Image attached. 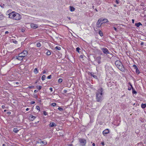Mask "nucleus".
<instances>
[{
  "instance_id": "obj_1",
  "label": "nucleus",
  "mask_w": 146,
  "mask_h": 146,
  "mask_svg": "<svg viewBox=\"0 0 146 146\" xmlns=\"http://www.w3.org/2000/svg\"><path fill=\"white\" fill-rule=\"evenodd\" d=\"M103 88H101L96 92V99L97 102H101L103 100Z\"/></svg>"
},
{
  "instance_id": "obj_2",
  "label": "nucleus",
  "mask_w": 146,
  "mask_h": 146,
  "mask_svg": "<svg viewBox=\"0 0 146 146\" xmlns=\"http://www.w3.org/2000/svg\"><path fill=\"white\" fill-rule=\"evenodd\" d=\"M9 15V18L16 20H19L21 18V15L14 11L10 13Z\"/></svg>"
},
{
  "instance_id": "obj_3",
  "label": "nucleus",
  "mask_w": 146,
  "mask_h": 146,
  "mask_svg": "<svg viewBox=\"0 0 146 146\" xmlns=\"http://www.w3.org/2000/svg\"><path fill=\"white\" fill-rule=\"evenodd\" d=\"M115 64L117 67L120 70L123 72L125 71V68L120 61L116 60L115 62Z\"/></svg>"
},
{
  "instance_id": "obj_4",
  "label": "nucleus",
  "mask_w": 146,
  "mask_h": 146,
  "mask_svg": "<svg viewBox=\"0 0 146 146\" xmlns=\"http://www.w3.org/2000/svg\"><path fill=\"white\" fill-rule=\"evenodd\" d=\"M28 54V52L26 50H24L22 52L19 54V57L23 58L26 56Z\"/></svg>"
},
{
  "instance_id": "obj_5",
  "label": "nucleus",
  "mask_w": 146,
  "mask_h": 146,
  "mask_svg": "<svg viewBox=\"0 0 146 146\" xmlns=\"http://www.w3.org/2000/svg\"><path fill=\"white\" fill-rule=\"evenodd\" d=\"M79 142L81 145L82 146H84L86 143V140L83 139H79Z\"/></svg>"
},
{
  "instance_id": "obj_6",
  "label": "nucleus",
  "mask_w": 146,
  "mask_h": 146,
  "mask_svg": "<svg viewBox=\"0 0 146 146\" xmlns=\"http://www.w3.org/2000/svg\"><path fill=\"white\" fill-rule=\"evenodd\" d=\"M102 21V20L101 19H98L97 23H96V26L98 27L99 28L101 27V25L102 24V23L101 24Z\"/></svg>"
},
{
  "instance_id": "obj_7",
  "label": "nucleus",
  "mask_w": 146,
  "mask_h": 146,
  "mask_svg": "<svg viewBox=\"0 0 146 146\" xmlns=\"http://www.w3.org/2000/svg\"><path fill=\"white\" fill-rule=\"evenodd\" d=\"M101 50L104 54H109V51L107 48H101Z\"/></svg>"
},
{
  "instance_id": "obj_8",
  "label": "nucleus",
  "mask_w": 146,
  "mask_h": 146,
  "mask_svg": "<svg viewBox=\"0 0 146 146\" xmlns=\"http://www.w3.org/2000/svg\"><path fill=\"white\" fill-rule=\"evenodd\" d=\"M31 28L34 29H35L38 27V25L36 24L32 23L31 24Z\"/></svg>"
},
{
  "instance_id": "obj_9",
  "label": "nucleus",
  "mask_w": 146,
  "mask_h": 146,
  "mask_svg": "<svg viewBox=\"0 0 146 146\" xmlns=\"http://www.w3.org/2000/svg\"><path fill=\"white\" fill-rule=\"evenodd\" d=\"M109 133V130L108 129H106L105 130H104L103 132V134L104 135V134H108Z\"/></svg>"
},
{
  "instance_id": "obj_10",
  "label": "nucleus",
  "mask_w": 146,
  "mask_h": 146,
  "mask_svg": "<svg viewBox=\"0 0 146 146\" xmlns=\"http://www.w3.org/2000/svg\"><path fill=\"white\" fill-rule=\"evenodd\" d=\"M56 126V125L53 122L51 123L49 125V126L50 127H52L54 126Z\"/></svg>"
},
{
  "instance_id": "obj_11",
  "label": "nucleus",
  "mask_w": 146,
  "mask_h": 146,
  "mask_svg": "<svg viewBox=\"0 0 146 146\" xmlns=\"http://www.w3.org/2000/svg\"><path fill=\"white\" fill-rule=\"evenodd\" d=\"M36 118V117L33 115H31V116L29 117V119L32 121L35 118Z\"/></svg>"
},
{
  "instance_id": "obj_12",
  "label": "nucleus",
  "mask_w": 146,
  "mask_h": 146,
  "mask_svg": "<svg viewBox=\"0 0 146 146\" xmlns=\"http://www.w3.org/2000/svg\"><path fill=\"white\" fill-rule=\"evenodd\" d=\"M47 143V142L45 141H41L40 142V144L41 145H45Z\"/></svg>"
},
{
  "instance_id": "obj_13",
  "label": "nucleus",
  "mask_w": 146,
  "mask_h": 146,
  "mask_svg": "<svg viewBox=\"0 0 146 146\" xmlns=\"http://www.w3.org/2000/svg\"><path fill=\"white\" fill-rule=\"evenodd\" d=\"M70 8L71 11L73 12L75 11V9L73 7L70 6Z\"/></svg>"
},
{
  "instance_id": "obj_14",
  "label": "nucleus",
  "mask_w": 146,
  "mask_h": 146,
  "mask_svg": "<svg viewBox=\"0 0 146 146\" xmlns=\"http://www.w3.org/2000/svg\"><path fill=\"white\" fill-rule=\"evenodd\" d=\"M135 25L137 27H139L140 26V25H142V24L140 23L139 22L137 23H135Z\"/></svg>"
},
{
  "instance_id": "obj_15",
  "label": "nucleus",
  "mask_w": 146,
  "mask_h": 146,
  "mask_svg": "<svg viewBox=\"0 0 146 146\" xmlns=\"http://www.w3.org/2000/svg\"><path fill=\"white\" fill-rule=\"evenodd\" d=\"M13 131L15 133H17L18 131H19V130L17 128H14L13 129Z\"/></svg>"
},
{
  "instance_id": "obj_16",
  "label": "nucleus",
  "mask_w": 146,
  "mask_h": 146,
  "mask_svg": "<svg viewBox=\"0 0 146 146\" xmlns=\"http://www.w3.org/2000/svg\"><path fill=\"white\" fill-rule=\"evenodd\" d=\"M90 75L93 77L94 78L96 79L97 78V76L94 74V73H90Z\"/></svg>"
},
{
  "instance_id": "obj_17",
  "label": "nucleus",
  "mask_w": 146,
  "mask_h": 146,
  "mask_svg": "<svg viewBox=\"0 0 146 146\" xmlns=\"http://www.w3.org/2000/svg\"><path fill=\"white\" fill-rule=\"evenodd\" d=\"M102 20V22H103V23H107L109 22L108 20L106 19H105L103 20Z\"/></svg>"
},
{
  "instance_id": "obj_18",
  "label": "nucleus",
  "mask_w": 146,
  "mask_h": 146,
  "mask_svg": "<svg viewBox=\"0 0 146 146\" xmlns=\"http://www.w3.org/2000/svg\"><path fill=\"white\" fill-rule=\"evenodd\" d=\"M4 16L2 14L0 15V20H2L4 19Z\"/></svg>"
},
{
  "instance_id": "obj_19",
  "label": "nucleus",
  "mask_w": 146,
  "mask_h": 146,
  "mask_svg": "<svg viewBox=\"0 0 146 146\" xmlns=\"http://www.w3.org/2000/svg\"><path fill=\"white\" fill-rule=\"evenodd\" d=\"M141 106L142 108H144L146 107V104H141Z\"/></svg>"
},
{
  "instance_id": "obj_20",
  "label": "nucleus",
  "mask_w": 146,
  "mask_h": 146,
  "mask_svg": "<svg viewBox=\"0 0 146 146\" xmlns=\"http://www.w3.org/2000/svg\"><path fill=\"white\" fill-rule=\"evenodd\" d=\"M34 72L35 74H37L38 73V72L37 68H36L34 70Z\"/></svg>"
},
{
  "instance_id": "obj_21",
  "label": "nucleus",
  "mask_w": 146,
  "mask_h": 146,
  "mask_svg": "<svg viewBox=\"0 0 146 146\" xmlns=\"http://www.w3.org/2000/svg\"><path fill=\"white\" fill-rule=\"evenodd\" d=\"M41 45V44L40 42H37L36 43V46L38 47H40Z\"/></svg>"
},
{
  "instance_id": "obj_22",
  "label": "nucleus",
  "mask_w": 146,
  "mask_h": 146,
  "mask_svg": "<svg viewBox=\"0 0 146 146\" xmlns=\"http://www.w3.org/2000/svg\"><path fill=\"white\" fill-rule=\"evenodd\" d=\"M99 34L101 36H103V33L101 31H99Z\"/></svg>"
},
{
  "instance_id": "obj_23",
  "label": "nucleus",
  "mask_w": 146,
  "mask_h": 146,
  "mask_svg": "<svg viewBox=\"0 0 146 146\" xmlns=\"http://www.w3.org/2000/svg\"><path fill=\"white\" fill-rule=\"evenodd\" d=\"M23 58H21V57H19L18 56L16 57V59L19 60H21L23 59Z\"/></svg>"
},
{
  "instance_id": "obj_24",
  "label": "nucleus",
  "mask_w": 146,
  "mask_h": 146,
  "mask_svg": "<svg viewBox=\"0 0 146 146\" xmlns=\"http://www.w3.org/2000/svg\"><path fill=\"white\" fill-rule=\"evenodd\" d=\"M46 78V76L45 75H43L42 76V77L41 78V79L43 80H45V78Z\"/></svg>"
},
{
  "instance_id": "obj_25",
  "label": "nucleus",
  "mask_w": 146,
  "mask_h": 146,
  "mask_svg": "<svg viewBox=\"0 0 146 146\" xmlns=\"http://www.w3.org/2000/svg\"><path fill=\"white\" fill-rule=\"evenodd\" d=\"M51 52H50L49 51V50H48V51L47 52H46V54L47 55H48V56H49L51 54Z\"/></svg>"
},
{
  "instance_id": "obj_26",
  "label": "nucleus",
  "mask_w": 146,
  "mask_h": 146,
  "mask_svg": "<svg viewBox=\"0 0 146 146\" xmlns=\"http://www.w3.org/2000/svg\"><path fill=\"white\" fill-rule=\"evenodd\" d=\"M55 48L56 49L58 50H60L61 49V48L60 47V46H56V47H55Z\"/></svg>"
},
{
  "instance_id": "obj_27",
  "label": "nucleus",
  "mask_w": 146,
  "mask_h": 146,
  "mask_svg": "<svg viewBox=\"0 0 146 146\" xmlns=\"http://www.w3.org/2000/svg\"><path fill=\"white\" fill-rule=\"evenodd\" d=\"M36 109H37V110H39V111H40V107L39 106H36Z\"/></svg>"
},
{
  "instance_id": "obj_28",
  "label": "nucleus",
  "mask_w": 146,
  "mask_h": 146,
  "mask_svg": "<svg viewBox=\"0 0 146 146\" xmlns=\"http://www.w3.org/2000/svg\"><path fill=\"white\" fill-rule=\"evenodd\" d=\"M62 81V80L61 78H60L58 80V82L59 83H61Z\"/></svg>"
},
{
  "instance_id": "obj_29",
  "label": "nucleus",
  "mask_w": 146,
  "mask_h": 146,
  "mask_svg": "<svg viewBox=\"0 0 146 146\" xmlns=\"http://www.w3.org/2000/svg\"><path fill=\"white\" fill-rule=\"evenodd\" d=\"M135 69L136 70V73H138V74H139L140 73V72H139V70H138L137 68H136Z\"/></svg>"
},
{
  "instance_id": "obj_30",
  "label": "nucleus",
  "mask_w": 146,
  "mask_h": 146,
  "mask_svg": "<svg viewBox=\"0 0 146 146\" xmlns=\"http://www.w3.org/2000/svg\"><path fill=\"white\" fill-rule=\"evenodd\" d=\"M51 105L53 106H55L56 105V104L55 103H53L51 104Z\"/></svg>"
},
{
  "instance_id": "obj_31",
  "label": "nucleus",
  "mask_w": 146,
  "mask_h": 146,
  "mask_svg": "<svg viewBox=\"0 0 146 146\" xmlns=\"http://www.w3.org/2000/svg\"><path fill=\"white\" fill-rule=\"evenodd\" d=\"M80 50V49L79 47H77L76 48V50L78 52H79V50Z\"/></svg>"
},
{
  "instance_id": "obj_32",
  "label": "nucleus",
  "mask_w": 146,
  "mask_h": 146,
  "mask_svg": "<svg viewBox=\"0 0 146 146\" xmlns=\"http://www.w3.org/2000/svg\"><path fill=\"white\" fill-rule=\"evenodd\" d=\"M58 110L60 111H62L63 110V109L61 108L60 107H59V108H58Z\"/></svg>"
},
{
  "instance_id": "obj_33",
  "label": "nucleus",
  "mask_w": 146,
  "mask_h": 146,
  "mask_svg": "<svg viewBox=\"0 0 146 146\" xmlns=\"http://www.w3.org/2000/svg\"><path fill=\"white\" fill-rule=\"evenodd\" d=\"M132 90H133V94H136L137 93V92L135 90H134V89Z\"/></svg>"
},
{
  "instance_id": "obj_34",
  "label": "nucleus",
  "mask_w": 146,
  "mask_h": 146,
  "mask_svg": "<svg viewBox=\"0 0 146 146\" xmlns=\"http://www.w3.org/2000/svg\"><path fill=\"white\" fill-rule=\"evenodd\" d=\"M44 114L45 115H47V113L45 111H44L43 112Z\"/></svg>"
},
{
  "instance_id": "obj_35",
  "label": "nucleus",
  "mask_w": 146,
  "mask_h": 146,
  "mask_svg": "<svg viewBox=\"0 0 146 146\" xmlns=\"http://www.w3.org/2000/svg\"><path fill=\"white\" fill-rule=\"evenodd\" d=\"M51 75H50L47 77V78L48 79H50L51 78Z\"/></svg>"
},
{
  "instance_id": "obj_36",
  "label": "nucleus",
  "mask_w": 146,
  "mask_h": 146,
  "mask_svg": "<svg viewBox=\"0 0 146 146\" xmlns=\"http://www.w3.org/2000/svg\"><path fill=\"white\" fill-rule=\"evenodd\" d=\"M133 67H134V68L135 69L136 68H137V66H136L135 65H133Z\"/></svg>"
},
{
  "instance_id": "obj_37",
  "label": "nucleus",
  "mask_w": 146,
  "mask_h": 146,
  "mask_svg": "<svg viewBox=\"0 0 146 146\" xmlns=\"http://www.w3.org/2000/svg\"><path fill=\"white\" fill-rule=\"evenodd\" d=\"M42 88L41 86H38V88H37V89L38 90H40L41 89V88Z\"/></svg>"
},
{
  "instance_id": "obj_38",
  "label": "nucleus",
  "mask_w": 146,
  "mask_h": 146,
  "mask_svg": "<svg viewBox=\"0 0 146 146\" xmlns=\"http://www.w3.org/2000/svg\"><path fill=\"white\" fill-rule=\"evenodd\" d=\"M13 42L15 44H17V42L15 40L13 41Z\"/></svg>"
},
{
  "instance_id": "obj_39",
  "label": "nucleus",
  "mask_w": 146,
  "mask_h": 146,
  "mask_svg": "<svg viewBox=\"0 0 146 146\" xmlns=\"http://www.w3.org/2000/svg\"><path fill=\"white\" fill-rule=\"evenodd\" d=\"M35 103V102L34 101H32L31 102V104H34Z\"/></svg>"
},
{
  "instance_id": "obj_40",
  "label": "nucleus",
  "mask_w": 146,
  "mask_h": 146,
  "mask_svg": "<svg viewBox=\"0 0 146 146\" xmlns=\"http://www.w3.org/2000/svg\"><path fill=\"white\" fill-rule=\"evenodd\" d=\"M113 28L114 29V30H115V31H116V32H117V29H116V28L115 27H113Z\"/></svg>"
},
{
  "instance_id": "obj_41",
  "label": "nucleus",
  "mask_w": 146,
  "mask_h": 146,
  "mask_svg": "<svg viewBox=\"0 0 146 146\" xmlns=\"http://www.w3.org/2000/svg\"><path fill=\"white\" fill-rule=\"evenodd\" d=\"M101 144L102 145H104V142H102L101 143Z\"/></svg>"
},
{
  "instance_id": "obj_42",
  "label": "nucleus",
  "mask_w": 146,
  "mask_h": 146,
  "mask_svg": "<svg viewBox=\"0 0 146 146\" xmlns=\"http://www.w3.org/2000/svg\"><path fill=\"white\" fill-rule=\"evenodd\" d=\"M34 86H29V88H34Z\"/></svg>"
},
{
  "instance_id": "obj_43",
  "label": "nucleus",
  "mask_w": 146,
  "mask_h": 146,
  "mask_svg": "<svg viewBox=\"0 0 146 146\" xmlns=\"http://www.w3.org/2000/svg\"><path fill=\"white\" fill-rule=\"evenodd\" d=\"M49 90L51 91V92H52V88L50 87V88H49Z\"/></svg>"
},
{
  "instance_id": "obj_44",
  "label": "nucleus",
  "mask_w": 146,
  "mask_h": 146,
  "mask_svg": "<svg viewBox=\"0 0 146 146\" xmlns=\"http://www.w3.org/2000/svg\"><path fill=\"white\" fill-rule=\"evenodd\" d=\"M46 71L45 70H43L42 72V73L43 74H45L46 73Z\"/></svg>"
},
{
  "instance_id": "obj_45",
  "label": "nucleus",
  "mask_w": 146,
  "mask_h": 146,
  "mask_svg": "<svg viewBox=\"0 0 146 146\" xmlns=\"http://www.w3.org/2000/svg\"><path fill=\"white\" fill-rule=\"evenodd\" d=\"M0 6L2 8H3L4 7V5L3 4V6H2L1 5H0Z\"/></svg>"
},
{
  "instance_id": "obj_46",
  "label": "nucleus",
  "mask_w": 146,
  "mask_h": 146,
  "mask_svg": "<svg viewBox=\"0 0 146 146\" xmlns=\"http://www.w3.org/2000/svg\"><path fill=\"white\" fill-rule=\"evenodd\" d=\"M38 92V91L37 90H35L34 91L35 93H36V92Z\"/></svg>"
},
{
  "instance_id": "obj_47",
  "label": "nucleus",
  "mask_w": 146,
  "mask_h": 146,
  "mask_svg": "<svg viewBox=\"0 0 146 146\" xmlns=\"http://www.w3.org/2000/svg\"><path fill=\"white\" fill-rule=\"evenodd\" d=\"M67 146H73L72 144H69L67 145Z\"/></svg>"
},
{
  "instance_id": "obj_48",
  "label": "nucleus",
  "mask_w": 146,
  "mask_h": 146,
  "mask_svg": "<svg viewBox=\"0 0 146 146\" xmlns=\"http://www.w3.org/2000/svg\"><path fill=\"white\" fill-rule=\"evenodd\" d=\"M5 106L4 105H2V108H5Z\"/></svg>"
},
{
  "instance_id": "obj_49",
  "label": "nucleus",
  "mask_w": 146,
  "mask_h": 146,
  "mask_svg": "<svg viewBox=\"0 0 146 146\" xmlns=\"http://www.w3.org/2000/svg\"><path fill=\"white\" fill-rule=\"evenodd\" d=\"M144 44V42H142L141 44V45H143Z\"/></svg>"
},
{
  "instance_id": "obj_50",
  "label": "nucleus",
  "mask_w": 146,
  "mask_h": 146,
  "mask_svg": "<svg viewBox=\"0 0 146 146\" xmlns=\"http://www.w3.org/2000/svg\"><path fill=\"white\" fill-rule=\"evenodd\" d=\"M8 33H9V32L7 31H6L5 32V34H8Z\"/></svg>"
},
{
  "instance_id": "obj_51",
  "label": "nucleus",
  "mask_w": 146,
  "mask_h": 146,
  "mask_svg": "<svg viewBox=\"0 0 146 146\" xmlns=\"http://www.w3.org/2000/svg\"><path fill=\"white\" fill-rule=\"evenodd\" d=\"M98 62L99 64H100V60H98Z\"/></svg>"
},
{
  "instance_id": "obj_52",
  "label": "nucleus",
  "mask_w": 146,
  "mask_h": 146,
  "mask_svg": "<svg viewBox=\"0 0 146 146\" xmlns=\"http://www.w3.org/2000/svg\"><path fill=\"white\" fill-rule=\"evenodd\" d=\"M132 23H134V19H132Z\"/></svg>"
},
{
  "instance_id": "obj_53",
  "label": "nucleus",
  "mask_w": 146,
  "mask_h": 146,
  "mask_svg": "<svg viewBox=\"0 0 146 146\" xmlns=\"http://www.w3.org/2000/svg\"><path fill=\"white\" fill-rule=\"evenodd\" d=\"M29 110V108H27L26 109V110L27 111Z\"/></svg>"
},
{
  "instance_id": "obj_54",
  "label": "nucleus",
  "mask_w": 146,
  "mask_h": 146,
  "mask_svg": "<svg viewBox=\"0 0 146 146\" xmlns=\"http://www.w3.org/2000/svg\"><path fill=\"white\" fill-rule=\"evenodd\" d=\"M95 144L94 143H93L92 144L93 146H95Z\"/></svg>"
},
{
  "instance_id": "obj_55",
  "label": "nucleus",
  "mask_w": 146,
  "mask_h": 146,
  "mask_svg": "<svg viewBox=\"0 0 146 146\" xmlns=\"http://www.w3.org/2000/svg\"><path fill=\"white\" fill-rule=\"evenodd\" d=\"M68 19H69L70 20V19H71L70 17H68Z\"/></svg>"
},
{
  "instance_id": "obj_56",
  "label": "nucleus",
  "mask_w": 146,
  "mask_h": 146,
  "mask_svg": "<svg viewBox=\"0 0 146 146\" xmlns=\"http://www.w3.org/2000/svg\"><path fill=\"white\" fill-rule=\"evenodd\" d=\"M128 90H131V88H128Z\"/></svg>"
},
{
  "instance_id": "obj_57",
  "label": "nucleus",
  "mask_w": 146,
  "mask_h": 146,
  "mask_svg": "<svg viewBox=\"0 0 146 146\" xmlns=\"http://www.w3.org/2000/svg\"><path fill=\"white\" fill-rule=\"evenodd\" d=\"M3 146H6L5 145V144H3Z\"/></svg>"
},
{
  "instance_id": "obj_58",
  "label": "nucleus",
  "mask_w": 146,
  "mask_h": 146,
  "mask_svg": "<svg viewBox=\"0 0 146 146\" xmlns=\"http://www.w3.org/2000/svg\"><path fill=\"white\" fill-rule=\"evenodd\" d=\"M131 86V88H132V89H133V87L132 86Z\"/></svg>"
},
{
  "instance_id": "obj_59",
  "label": "nucleus",
  "mask_w": 146,
  "mask_h": 146,
  "mask_svg": "<svg viewBox=\"0 0 146 146\" xmlns=\"http://www.w3.org/2000/svg\"><path fill=\"white\" fill-rule=\"evenodd\" d=\"M97 58H98L99 59H100V57H98Z\"/></svg>"
},
{
  "instance_id": "obj_60",
  "label": "nucleus",
  "mask_w": 146,
  "mask_h": 146,
  "mask_svg": "<svg viewBox=\"0 0 146 146\" xmlns=\"http://www.w3.org/2000/svg\"><path fill=\"white\" fill-rule=\"evenodd\" d=\"M129 84L130 86H131L132 85L130 83H129Z\"/></svg>"
},
{
  "instance_id": "obj_61",
  "label": "nucleus",
  "mask_w": 146,
  "mask_h": 146,
  "mask_svg": "<svg viewBox=\"0 0 146 146\" xmlns=\"http://www.w3.org/2000/svg\"><path fill=\"white\" fill-rule=\"evenodd\" d=\"M95 10H96V11H98V10L96 8L95 9Z\"/></svg>"
},
{
  "instance_id": "obj_62",
  "label": "nucleus",
  "mask_w": 146,
  "mask_h": 146,
  "mask_svg": "<svg viewBox=\"0 0 146 146\" xmlns=\"http://www.w3.org/2000/svg\"><path fill=\"white\" fill-rule=\"evenodd\" d=\"M82 56H80V57H81V58H82Z\"/></svg>"
},
{
  "instance_id": "obj_63",
  "label": "nucleus",
  "mask_w": 146,
  "mask_h": 146,
  "mask_svg": "<svg viewBox=\"0 0 146 146\" xmlns=\"http://www.w3.org/2000/svg\"><path fill=\"white\" fill-rule=\"evenodd\" d=\"M6 110H4V111L5 112V111H6Z\"/></svg>"
},
{
  "instance_id": "obj_64",
  "label": "nucleus",
  "mask_w": 146,
  "mask_h": 146,
  "mask_svg": "<svg viewBox=\"0 0 146 146\" xmlns=\"http://www.w3.org/2000/svg\"><path fill=\"white\" fill-rule=\"evenodd\" d=\"M92 7H93V9H94V6H93Z\"/></svg>"
}]
</instances>
